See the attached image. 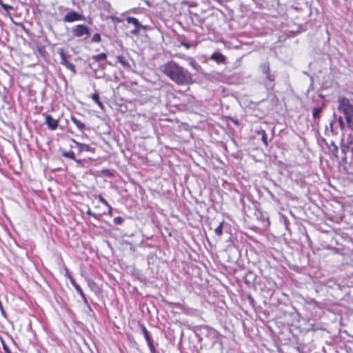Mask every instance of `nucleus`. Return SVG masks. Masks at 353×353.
Here are the masks:
<instances>
[{
  "label": "nucleus",
  "mask_w": 353,
  "mask_h": 353,
  "mask_svg": "<svg viewBox=\"0 0 353 353\" xmlns=\"http://www.w3.org/2000/svg\"><path fill=\"white\" fill-rule=\"evenodd\" d=\"M85 17L74 10L70 11L63 17V21L72 23L77 21H84Z\"/></svg>",
  "instance_id": "nucleus-6"
},
{
  "label": "nucleus",
  "mask_w": 353,
  "mask_h": 353,
  "mask_svg": "<svg viewBox=\"0 0 353 353\" xmlns=\"http://www.w3.org/2000/svg\"><path fill=\"white\" fill-rule=\"evenodd\" d=\"M73 160L77 163V165H83V163L84 161L83 159H77L74 158V159H73Z\"/></svg>",
  "instance_id": "nucleus-36"
},
{
  "label": "nucleus",
  "mask_w": 353,
  "mask_h": 353,
  "mask_svg": "<svg viewBox=\"0 0 353 353\" xmlns=\"http://www.w3.org/2000/svg\"><path fill=\"white\" fill-rule=\"evenodd\" d=\"M86 213H87V214H88V215H90L91 216H93V217H94L96 219L98 218V216L95 213L92 212V210L90 208H88V210Z\"/></svg>",
  "instance_id": "nucleus-35"
},
{
  "label": "nucleus",
  "mask_w": 353,
  "mask_h": 353,
  "mask_svg": "<svg viewBox=\"0 0 353 353\" xmlns=\"http://www.w3.org/2000/svg\"><path fill=\"white\" fill-rule=\"evenodd\" d=\"M112 20L117 23H119L121 21V19L118 17H114V18H112Z\"/></svg>",
  "instance_id": "nucleus-44"
},
{
  "label": "nucleus",
  "mask_w": 353,
  "mask_h": 353,
  "mask_svg": "<svg viewBox=\"0 0 353 353\" xmlns=\"http://www.w3.org/2000/svg\"><path fill=\"white\" fill-rule=\"evenodd\" d=\"M338 103V110L343 113L345 118L353 116V104L350 103L347 98L345 97H339Z\"/></svg>",
  "instance_id": "nucleus-2"
},
{
  "label": "nucleus",
  "mask_w": 353,
  "mask_h": 353,
  "mask_svg": "<svg viewBox=\"0 0 353 353\" xmlns=\"http://www.w3.org/2000/svg\"><path fill=\"white\" fill-rule=\"evenodd\" d=\"M126 21L128 23H132L134 26V28L130 31V33L133 35L137 36L140 33L141 30H146L147 26L142 25L139 20L134 17H128L126 18Z\"/></svg>",
  "instance_id": "nucleus-4"
},
{
  "label": "nucleus",
  "mask_w": 353,
  "mask_h": 353,
  "mask_svg": "<svg viewBox=\"0 0 353 353\" xmlns=\"http://www.w3.org/2000/svg\"><path fill=\"white\" fill-rule=\"evenodd\" d=\"M98 198L104 205L109 206V203L107 201L106 199L103 198V196L101 194L98 195Z\"/></svg>",
  "instance_id": "nucleus-34"
},
{
  "label": "nucleus",
  "mask_w": 353,
  "mask_h": 353,
  "mask_svg": "<svg viewBox=\"0 0 353 353\" xmlns=\"http://www.w3.org/2000/svg\"><path fill=\"white\" fill-rule=\"evenodd\" d=\"M324 108V104L322 105V106L319 108H314L312 109V117L314 119H319L321 117V113Z\"/></svg>",
  "instance_id": "nucleus-16"
},
{
  "label": "nucleus",
  "mask_w": 353,
  "mask_h": 353,
  "mask_svg": "<svg viewBox=\"0 0 353 353\" xmlns=\"http://www.w3.org/2000/svg\"><path fill=\"white\" fill-rule=\"evenodd\" d=\"M259 70L265 79L270 83H273L275 81L276 75L274 72L270 70V64L269 61H264L259 65Z\"/></svg>",
  "instance_id": "nucleus-3"
},
{
  "label": "nucleus",
  "mask_w": 353,
  "mask_h": 353,
  "mask_svg": "<svg viewBox=\"0 0 353 353\" xmlns=\"http://www.w3.org/2000/svg\"><path fill=\"white\" fill-rule=\"evenodd\" d=\"M332 145L333 146V148L331 149L332 150V152L333 153V154L336 158L339 159V154H338L339 153V148H338V147L334 143H332Z\"/></svg>",
  "instance_id": "nucleus-30"
},
{
  "label": "nucleus",
  "mask_w": 353,
  "mask_h": 353,
  "mask_svg": "<svg viewBox=\"0 0 353 353\" xmlns=\"http://www.w3.org/2000/svg\"><path fill=\"white\" fill-rule=\"evenodd\" d=\"M339 123L340 124L341 128H343L345 124L341 117L339 119Z\"/></svg>",
  "instance_id": "nucleus-40"
},
{
  "label": "nucleus",
  "mask_w": 353,
  "mask_h": 353,
  "mask_svg": "<svg viewBox=\"0 0 353 353\" xmlns=\"http://www.w3.org/2000/svg\"><path fill=\"white\" fill-rule=\"evenodd\" d=\"M146 341H147V344L149 347L154 345V341H153L152 338L147 340Z\"/></svg>",
  "instance_id": "nucleus-37"
},
{
  "label": "nucleus",
  "mask_w": 353,
  "mask_h": 353,
  "mask_svg": "<svg viewBox=\"0 0 353 353\" xmlns=\"http://www.w3.org/2000/svg\"><path fill=\"white\" fill-rule=\"evenodd\" d=\"M258 213L259 214V216H258V217L263 222H264V223L266 222L267 225H270L269 217H268V214L266 212H262L260 210L258 211Z\"/></svg>",
  "instance_id": "nucleus-20"
},
{
  "label": "nucleus",
  "mask_w": 353,
  "mask_h": 353,
  "mask_svg": "<svg viewBox=\"0 0 353 353\" xmlns=\"http://www.w3.org/2000/svg\"><path fill=\"white\" fill-rule=\"evenodd\" d=\"M84 304L86 305V307H88V309L90 311L93 312V310H92V307H91V306H90V303H89L88 300H87V303H84Z\"/></svg>",
  "instance_id": "nucleus-41"
},
{
  "label": "nucleus",
  "mask_w": 353,
  "mask_h": 353,
  "mask_svg": "<svg viewBox=\"0 0 353 353\" xmlns=\"http://www.w3.org/2000/svg\"><path fill=\"white\" fill-rule=\"evenodd\" d=\"M107 54L104 52H102L101 54L92 56L90 60L96 63H100L102 61H105L107 59Z\"/></svg>",
  "instance_id": "nucleus-14"
},
{
  "label": "nucleus",
  "mask_w": 353,
  "mask_h": 353,
  "mask_svg": "<svg viewBox=\"0 0 353 353\" xmlns=\"http://www.w3.org/2000/svg\"><path fill=\"white\" fill-rule=\"evenodd\" d=\"M57 52L59 54V55L61 57L60 63L61 65L65 66L69 63V61L68 60V59L70 56L67 54L63 48H58Z\"/></svg>",
  "instance_id": "nucleus-11"
},
{
  "label": "nucleus",
  "mask_w": 353,
  "mask_h": 353,
  "mask_svg": "<svg viewBox=\"0 0 353 353\" xmlns=\"http://www.w3.org/2000/svg\"><path fill=\"white\" fill-rule=\"evenodd\" d=\"M0 5L6 12H9L10 10L13 9L12 6L3 3L1 0H0Z\"/></svg>",
  "instance_id": "nucleus-28"
},
{
  "label": "nucleus",
  "mask_w": 353,
  "mask_h": 353,
  "mask_svg": "<svg viewBox=\"0 0 353 353\" xmlns=\"http://www.w3.org/2000/svg\"><path fill=\"white\" fill-rule=\"evenodd\" d=\"M348 128L353 130V116H350L345 118Z\"/></svg>",
  "instance_id": "nucleus-26"
},
{
  "label": "nucleus",
  "mask_w": 353,
  "mask_h": 353,
  "mask_svg": "<svg viewBox=\"0 0 353 353\" xmlns=\"http://www.w3.org/2000/svg\"><path fill=\"white\" fill-rule=\"evenodd\" d=\"M211 59L217 63H223L225 61V57L219 52H215L211 55Z\"/></svg>",
  "instance_id": "nucleus-12"
},
{
  "label": "nucleus",
  "mask_w": 353,
  "mask_h": 353,
  "mask_svg": "<svg viewBox=\"0 0 353 353\" xmlns=\"http://www.w3.org/2000/svg\"><path fill=\"white\" fill-rule=\"evenodd\" d=\"M45 123L50 130H55L58 127V120L54 119L50 114L45 115Z\"/></svg>",
  "instance_id": "nucleus-7"
},
{
  "label": "nucleus",
  "mask_w": 353,
  "mask_h": 353,
  "mask_svg": "<svg viewBox=\"0 0 353 353\" xmlns=\"http://www.w3.org/2000/svg\"><path fill=\"white\" fill-rule=\"evenodd\" d=\"M348 159L351 163L353 161V148L348 146Z\"/></svg>",
  "instance_id": "nucleus-33"
},
{
  "label": "nucleus",
  "mask_w": 353,
  "mask_h": 353,
  "mask_svg": "<svg viewBox=\"0 0 353 353\" xmlns=\"http://www.w3.org/2000/svg\"><path fill=\"white\" fill-rule=\"evenodd\" d=\"M101 40V34L99 33H96L93 35L91 41L92 43H99Z\"/></svg>",
  "instance_id": "nucleus-27"
},
{
  "label": "nucleus",
  "mask_w": 353,
  "mask_h": 353,
  "mask_svg": "<svg viewBox=\"0 0 353 353\" xmlns=\"http://www.w3.org/2000/svg\"><path fill=\"white\" fill-rule=\"evenodd\" d=\"M124 221L123 218L121 216H117L113 219V223L115 225H121Z\"/></svg>",
  "instance_id": "nucleus-31"
},
{
  "label": "nucleus",
  "mask_w": 353,
  "mask_h": 353,
  "mask_svg": "<svg viewBox=\"0 0 353 353\" xmlns=\"http://www.w3.org/2000/svg\"><path fill=\"white\" fill-rule=\"evenodd\" d=\"M339 159H340L343 163L348 162V145H342L341 146V152Z\"/></svg>",
  "instance_id": "nucleus-10"
},
{
  "label": "nucleus",
  "mask_w": 353,
  "mask_h": 353,
  "mask_svg": "<svg viewBox=\"0 0 353 353\" xmlns=\"http://www.w3.org/2000/svg\"><path fill=\"white\" fill-rule=\"evenodd\" d=\"M65 67L67 69L70 70L72 72V74H76L75 65L73 63L69 62Z\"/></svg>",
  "instance_id": "nucleus-29"
},
{
  "label": "nucleus",
  "mask_w": 353,
  "mask_h": 353,
  "mask_svg": "<svg viewBox=\"0 0 353 353\" xmlns=\"http://www.w3.org/2000/svg\"><path fill=\"white\" fill-rule=\"evenodd\" d=\"M181 45L185 46L187 49H189L190 48V45L185 41H181Z\"/></svg>",
  "instance_id": "nucleus-39"
},
{
  "label": "nucleus",
  "mask_w": 353,
  "mask_h": 353,
  "mask_svg": "<svg viewBox=\"0 0 353 353\" xmlns=\"http://www.w3.org/2000/svg\"><path fill=\"white\" fill-rule=\"evenodd\" d=\"M224 221H221L219 225L214 229V232L216 236H221L223 234Z\"/></svg>",
  "instance_id": "nucleus-24"
},
{
  "label": "nucleus",
  "mask_w": 353,
  "mask_h": 353,
  "mask_svg": "<svg viewBox=\"0 0 353 353\" xmlns=\"http://www.w3.org/2000/svg\"><path fill=\"white\" fill-rule=\"evenodd\" d=\"M140 328L145 341L152 339L150 332L147 330L146 327L143 324H140Z\"/></svg>",
  "instance_id": "nucleus-18"
},
{
  "label": "nucleus",
  "mask_w": 353,
  "mask_h": 353,
  "mask_svg": "<svg viewBox=\"0 0 353 353\" xmlns=\"http://www.w3.org/2000/svg\"><path fill=\"white\" fill-rule=\"evenodd\" d=\"M117 62L121 64V65L125 69H130L131 68L128 61L123 56H118L117 57Z\"/></svg>",
  "instance_id": "nucleus-15"
},
{
  "label": "nucleus",
  "mask_w": 353,
  "mask_h": 353,
  "mask_svg": "<svg viewBox=\"0 0 353 353\" xmlns=\"http://www.w3.org/2000/svg\"><path fill=\"white\" fill-rule=\"evenodd\" d=\"M101 172L104 176L108 177H112L114 176V174L112 172V171L108 169H103L101 170Z\"/></svg>",
  "instance_id": "nucleus-32"
},
{
  "label": "nucleus",
  "mask_w": 353,
  "mask_h": 353,
  "mask_svg": "<svg viewBox=\"0 0 353 353\" xmlns=\"http://www.w3.org/2000/svg\"><path fill=\"white\" fill-rule=\"evenodd\" d=\"M151 353H157L156 348L154 347V345L153 346H151L149 347Z\"/></svg>",
  "instance_id": "nucleus-42"
},
{
  "label": "nucleus",
  "mask_w": 353,
  "mask_h": 353,
  "mask_svg": "<svg viewBox=\"0 0 353 353\" xmlns=\"http://www.w3.org/2000/svg\"><path fill=\"white\" fill-rule=\"evenodd\" d=\"M257 134L259 135H261V140H262L263 143L265 144V146H268V137H267L265 131L264 130H261L257 132Z\"/></svg>",
  "instance_id": "nucleus-22"
},
{
  "label": "nucleus",
  "mask_w": 353,
  "mask_h": 353,
  "mask_svg": "<svg viewBox=\"0 0 353 353\" xmlns=\"http://www.w3.org/2000/svg\"><path fill=\"white\" fill-rule=\"evenodd\" d=\"M71 121L75 124L77 128L81 130V132L85 130V125L83 123H82L80 120H79L74 116L71 117Z\"/></svg>",
  "instance_id": "nucleus-13"
},
{
  "label": "nucleus",
  "mask_w": 353,
  "mask_h": 353,
  "mask_svg": "<svg viewBox=\"0 0 353 353\" xmlns=\"http://www.w3.org/2000/svg\"><path fill=\"white\" fill-rule=\"evenodd\" d=\"M70 281L71 284L72 285V286L75 288L77 293L82 298L83 303H87V297H86L85 293L83 292V290L80 287V285L77 283V282L73 279V277L70 278Z\"/></svg>",
  "instance_id": "nucleus-9"
},
{
  "label": "nucleus",
  "mask_w": 353,
  "mask_h": 353,
  "mask_svg": "<svg viewBox=\"0 0 353 353\" xmlns=\"http://www.w3.org/2000/svg\"><path fill=\"white\" fill-rule=\"evenodd\" d=\"M189 64L193 68L194 70L196 72H199L201 69V65L193 59L190 58L189 59Z\"/></svg>",
  "instance_id": "nucleus-21"
},
{
  "label": "nucleus",
  "mask_w": 353,
  "mask_h": 353,
  "mask_svg": "<svg viewBox=\"0 0 353 353\" xmlns=\"http://www.w3.org/2000/svg\"><path fill=\"white\" fill-rule=\"evenodd\" d=\"M108 208V213L110 215H112V208L110 205H109V206H107Z\"/></svg>",
  "instance_id": "nucleus-43"
},
{
  "label": "nucleus",
  "mask_w": 353,
  "mask_h": 353,
  "mask_svg": "<svg viewBox=\"0 0 353 353\" xmlns=\"http://www.w3.org/2000/svg\"><path fill=\"white\" fill-rule=\"evenodd\" d=\"M71 32L76 37L85 36V39H86L90 36L89 28L85 25H77L72 29Z\"/></svg>",
  "instance_id": "nucleus-5"
},
{
  "label": "nucleus",
  "mask_w": 353,
  "mask_h": 353,
  "mask_svg": "<svg viewBox=\"0 0 353 353\" xmlns=\"http://www.w3.org/2000/svg\"><path fill=\"white\" fill-rule=\"evenodd\" d=\"M88 286L90 287V288L94 291L95 293H97L98 291H99V287L97 285V284L92 279H89L88 281Z\"/></svg>",
  "instance_id": "nucleus-23"
},
{
  "label": "nucleus",
  "mask_w": 353,
  "mask_h": 353,
  "mask_svg": "<svg viewBox=\"0 0 353 353\" xmlns=\"http://www.w3.org/2000/svg\"><path fill=\"white\" fill-rule=\"evenodd\" d=\"M90 67L92 70H93L94 71H97L99 70V68L101 67V65L99 63H96L93 61H92L90 63Z\"/></svg>",
  "instance_id": "nucleus-25"
},
{
  "label": "nucleus",
  "mask_w": 353,
  "mask_h": 353,
  "mask_svg": "<svg viewBox=\"0 0 353 353\" xmlns=\"http://www.w3.org/2000/svg\"><path fill=\"white\" fill-rule=\"evenodd\" d=\"M60 152L61 155L65 158H68L72 160L74 159L75 158L74 152L72 150L65 151V150L60 148Z\"/></svg>",
  "instance_id": "nucleus-17"
},
{
  "label": "nucleus",
  "mask_w": 353,
  "mask_h": 353,
  "mask_svg": "<svg viewBox=\"0 0 353 353\" xmlns=\"http://www.w3.org/2000/svg\"><path fill=\"white\" fill-rule=\"evenodd\" d=\"M65 275L70 279V277H72V275L70 274V272H69V270L65 268Z\"/></svg>",
  "instance_id": "nucleus-38"
},
{
  "label": "nucleus",
  "mask_w": 353,
  "mask_h": 353,
  "mask_svg": "<svg viewBox=\"0 0 353 353\" xmlns=\"http://www.w3.org/2000/svg\"><path fill=\"white\" fill-rule=\"evenodd\" d=\"M161 72L179 85H187L193 82L190 72L173 61L161 66Z\"/></svg>",
  "instance_id": "nucleus-1"
},
{
  "label": "nucleus",
  "mask_w": 353,
  "mask_h": 353,
  "mask_svg": "<svg viewBox=\"0 0 353 353\" xmlns=\"http://www.w3.org/2000/svg\"><path fill=\"white\" fill-rule=\"evenodd\" d=\"M72 141L77 145L79 153H81L83 152H90L94 153L95 152V148L91 147L89 145L79 143L74 139H72Z\"/></svg>",
  "instance_id": "nucleus-8"
},
{
  "label": "nucleus",
  "mask_w": 353,
  "mask_h": 353,
  "mask_svg": "<svg viewBox=\"0 0 353 353\" xmlns=\"http://www.w3.org/2000/svg\"><path fill=\"white\" fill-rule=\"evenodd\" d=\"M233 122L236 124V125H238L239 124V122L237 120H234Z\"/></svg>",
  "instance_id": "nucleus-45"
},
{
  "label": "nucleus",
  "mask_w": 353,
  "mask_h": 353,
  "mask_svg": "<svg viewBox=\"0 0 353 353\" xmlns=\"http://www.w3.org/2000/svg\"><path fill=\"white\" fill-rule=\"evenodd\" d=\"M92 99L100 107L101 110L104 109V105L103 103L100 101L99 95L98 93L95 92L92 94Z\"/></svg>",
  "instance_id": "nucleus-19"
},
{
  "label": "nucleus",
  "mask_w": 353,
  "mask_h": 353,
  "mask_svg": "<svg viewBox=\"0 0 353 353\" xmlns=\"http://www.w3.org/2000/svg\"><path fill=\"white\" fill-rule=\"evenodd\" d=\"M146 245H147L148 247H150V248L151 247V245H150V244H147Z\"/></svg>",
  "instance_id": "nucleus-46"
}]
</instances>
